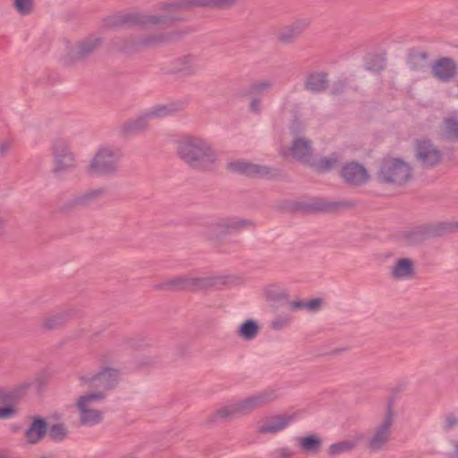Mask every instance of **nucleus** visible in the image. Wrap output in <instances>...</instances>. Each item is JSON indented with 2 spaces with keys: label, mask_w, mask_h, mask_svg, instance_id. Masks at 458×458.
Returning a JSON list of instances; mask_svg holds the SVG:
<instances>
[{
  "label": "nucleus",
  "mask_w": 458,
  "mask_h": 458,
  "mask_svg": "<svg viewBox=\"0 0 458 458\" xmlns=\"http://www.w3.org/2000/svg\"><path fill=\"white\" fill-rule=\"evenodd\" d=\"M176 155L191 169L209 172L216 166L218 154L206 139L187 134L176 141Z\"/></svg>",
  "instance_id": "1"
},
{
  "label": "nucleus",
  "mask_w": 458,
  "mask_h": 458,
  "mask_svg": "<svg viewBox=\"0 0 458 458\" xmlns=\"http://www.w3.org/2000/svg\"><path fill=\"white\" fill-rule=\"evenodd\" d=\"M182 21V18L173 15H152L142 12H123L106 18L105 25L110 29L119 27L147 29L157 25L170 26Z\"/></svg>",
  "instance_id": "2"
},
{
  "label": "nucleus",
  "mask_w": 458,
  "mask_h": 458,
  "mask_svg": "<svg viewBox=\"0 0 458 458\" xmlns=\"http://www.w3.org/2000/svg\"><path fill=\"white\" fill-rule=\"evenodd\" d=\"M394 400H388L382 420L375 426L366 438L365 446L369 454H377L386 451L393 436L394 424Z\"/></svg>",
  "instance_id": "3"
},
{
  "label": "nucleus",
  "mask_w": 458,
  "mask_h": 458,
  "mask_svg": "<svg viewBox=\"0 0 458 458\" xmlns=\"http://www.w3.org/2000/svg\"><path fill=\"white\" fill-rule=\"evenodd\" d=\"M412 168L402 158L386 157L379 164L377 173L381 183L403 186L412 179Z\"/></svg>",
  "instance_id": "4"
},
{
  "label": "nucleus",
  "mask_w": 458,
  "mask_h": 458,
  "mask_svg": "<svg viewBox=\"0 0 458 458\" xmlns=\"http://www.w3.org/2000/svg\"><path fill=\"white\" fill-rule=\"evenodd\" d=\"M123 157L120 148L101 146L89 161L86 171L90 175L114 176L119 171V164Z\"/></svg>",
  "instance_id": "5"
},
{
  "label": "nucleus",
  "mask_w": 458,
  "mask_h": 458,
  "mask_svg": "<svg viewBox=\"0 0 458 458\" xmlns=\"http://www.w3.org/2000/svg\"><path fill=\"white\" fill-rule=\"evenodd\" d=\"M120 370L110 367H104L95 374L79 376L80 386L93 389L91 393H102L114 389L119 384Z\"/></svg>",
  "instance_id": "6"
},
{
  "label": "nucleus",
  "mask_w": 458,
  "mask_h": 458,
  "mask_svg": "<svg viewBox=\"0 0 458 458\" xmlns=\"http://www.w3.org/2000/svg\"><path fill=\"white\" fill-rule=\"evenodd\" d=\"M279 394L276 389L267 388L246 398L233 402L238 417L245 416L252 411L276 401Z\"/></svg>",
  "instance_id": "7"
},
{
  "label": "nucleus",
  "mask_w": 458,
  "mask_h": 458,
  "mask_svg": "<svg viewBox=\"0 0 458 458\" xmlns=\"http://www.w3.org/2000/svg\"><path fill=\"white\" fill-rule=\"evenodd\" d=\"M106 394L102 393H88L81 395L76 402V408L80 414V422L83 426H94L103 420V412L91 408V403L103 401Z\"/></svg>",
  "instance_id": "8"
},
{
  "label": "nucleus",
  "mask_w": 458,
  "mask_h": 458,
  "mask_svg": "<svg viewBox=\"0 0 458 458\" xmlns=\"http://www.w3.org/2000/svg\"><path fill=\"white\" fill-rule=\"evenodd\" d=\"M414 159L423 169H432L442 163L443 153L430 140H416Z\"/></svg>",
  "instance_id": "9"
},
{
  "label": "nucleus",
  "mask_w": 458,
  "mask_h": 458,
  "mask_svg": "<svg viewBox=\"0 0 458 458\" xmlns=\"http://www.w3.org/2000/svg\"><path fill=\"white\" fill-rule=\"evenodd\" d=\"M106 193V189L101 187L93 190H88L72 196L62 203L57 211L64 215L72 214L79 209L87 208L98 201Z\"/></svg>",
  "instance_id": "10"
},
{
  "label": "nucleus",
  "mask_w": 458,
  "mask_h": 458,
  "mask_svg": "<svg viewBox=\"0 0 458 458\" xmlns=\"http://www.w3.org/2000/svg\"><path fill=\"white\" fill-rule=\"evenodd\" d=\"M228 168L232 172L253 178H272L278 174V170L273 167L242 160L231 162Z\"/></svg>",
  "instance_id": "11"
},
{
  "label": "nucleus",
  "mask_w": 458,
  "mask_h": 458,
  "mask_svg": "<svg viewBox=\"0 0 458 458\" xmlns=\"http://www.w3.org/2000/svg\"><path fill=\"white\" fill-rule=\"evenodd\" d=\"M192 32H194L193 29L186 28L184 30H176L156 34H147L140 37L142 49L145 50L157 46L176 42L182 38L185 35L191 34Z\"/></svg>",
  "instance_id": "12"
},
{
  "label": "nucleus",
  "mask_w": 458,
  "mask_h": 458,
  "mask_svg": "<svg viewBox=\"0 0 458 458\" xmlns=\"http://www.w3.org/2000/svg\"><path fill=\"white\" fill-rule=\"evenodd\" d=\"M52 152L55 166L53 172L57 174L75 167V158L65 140L58 139L53 143Z\"/></svg>",
  "instance_id": "13"
},
{
  "label": "nucleus",
  "mask_w": 458,
  "mask_h": 458,
  "mask_svg": "<svg viewBox=\"0 0 458 458\" xmlns=\"http://www.w3.org/2000/svg\"><path fill=\"white\" fill-rule=\"evenodd\" d=\"M102 42L101 38H87L79 41L67 54L65 63L72 64L86 60L100 47Z\"/></svg>",
  "instance_id": "14"
},
{
  "label": "nucleus",
  "mask_w": 458,
  "mask_h": 458,
  "mask_svg": "<svg viewBox=\"0 0 458 458\" xmlns=\"http://www.w3.org/2000/svg\"><path fill=\"white\" fill-rule=\"evenodd\" d=\"M197 56L193 54H185L174 58L168 67L166 73L178 75L182 78H190L197 74Z\"/></svg>",
  "instance_id": "15"
},
{
  "label": "nucleus",
  "mask_w": 458,
  "mask_h": 458,
  "mask_svg": "<svg viewBox=\"0 0 458 458\" xmlns=\"http://www.w3.org/2000/svg\"><path fill=\"white\" fill-rule=\"evenodd\" d=\"M340 175L345 183L356 187L366 184L370 179L369 171L364 165L356 161L344 165Z\"/></svg>",
  "instance_id": "16"
},
{
  "label": "nucleus",
  "mask_w": 458,
  "mask_h": 458,
  "mask_svg": "<svg viewBox=\"0 0 458 458\" xmlns=\"http://www.w3.org/2000/svg\"><path fill=\"white\" fill-rule=\"evenodd\" d=\"M458 73V65L451 57H441L431 64V74L440 82H449Z\"/></svg>",
  "instance_id": "17"
},
{
  "label": "nucleus",
  "mask_w": 458,
  "mask_h": 458,
  "mask_svg": "<svg viewBox=\"0 0 458 458\" xmlns=\"http://www.w3.org/2000/svg\"><path fill=\"white\" fill-rule=\"evenodd\" d=\"M356 206L352 200L343 199L339 201H330L326 199H314L306 205V208L310 211L322 212L328 214L338 213L343 209H350Z\"/></svg>",
  "instance_id": "18"
},
{
  "label": "nucleus",
  "mask_w": 458,
  "mask_h": 458,
  "mask_svg": "<svg viewBox=\"0 0 458 458\" xmlns=\"http://www.w3.org/2000/svg\"><path fill=\"white\" fill-rule=\"evenodd\" d=\"M310 26V21L307 19L296 20L291 24L282 28L276 34L278 42L283 45H290L294 43L299 37Z\"/></svg>",
  "instance_id": "19"
},
{
  "label": "nucleus",
  "mask_w": 458,
  "mask_h": 458,
  "mask_svg": "<svg viewBox=\"0 0 458 458\" xmlns=\"http://www.w3.org/2000/svg\"><path fill=\"white\" fill-rule=\"evenodd\" d=\"M74 309L64 310L49 314L42 319L40 327L47 331L57 330L64 327L71 319L79 315Z\"/></svg>",
  "instance_id": "20"
},
{
  "label": "nucleus",
  "mask_w": 458,
  "mask_h": 458,
  "mask_svg": "<svg viewBox=\"0 0 458 458\" xmlns=\"http://www.w3.org/2000/svg\"><path fill=\"white\" fill-rule=\"evenodd\" d=\"M293 420V416L289 414H276L267 417L259 426L257 432L261 435L276 434L288 427Z\"/></svg>",
  "instance_id": "21"
},
{
  "label": "nucleus",
  "mask_w": 458,
  "mask_h": 458,
  "mask_svg": "<svg viewBox=\"0 0 458 458\" xmlns=\"http://www.w3.org/2000/svg\"><path fill=\"white\" fill-rule=\"evenodd\" d=\"M229 276H212L205 277L191 276V292L208 291L219 289L228 284Z\"/></svg>",
  "instance_id": "22"
},
{
  "label": "nucleus",
  "mask_w": 458,
  "mask_h": 458,
  "mask_svg": "<svg viewBox=\"0 0 458 458\" xmlns=\"http://www.w3.org/2000/svg\"><path fill=\"white\" fill-rule=\"evenodd\" d=\"M47 434V422L40 416L31 417V423L24 432L26 441L30 445L39 443Z\"/></svg>",
  "instance_id": "23"
},
{
  "label": "nucleus",
  "mask_w": 458,
  "mask_h": 458,
  "mask_svg": "<svg viewBox=\"0 0 458 458\" xmlns=\"http://www.w3.org/2000/svg\"><path fill=\"white\" fill-rule=\"evenodd\" d=\"M390 276L395 280L413 278L415 276L414 262L408 258L398 259L390 270Z\"/></svg>",
  "instance_id": "24"
},
{
  "label": "nucleus",
  "mask_w": 458,
  "mask_h": 458,
  "mask_svg": "<svg viewBox=\"0 0 458 458\" xmlns=\"http://www.w3.org/2000/svg\"><path fill=\"white\" fill-rule=\"evenodd\" d=\"M183 108L184 103L182 101L159 104L148 110L147 116H148L149 119H160L182 112Z\"/></svg>",
  "instance_id": "25"
},
{
  "label": "nucleus",
  "mask_w": 458,
  "mask_h": 458,
  "mask_svg": "<svg viewBox=\"0 0 458 458\" xmlns=\"http://www.w3.org/2000/svg\"><path fill=\"white\" fill-rule=\"evenodd\" d=\"M328 84V73L325 72H314L306 76L304 89L313 93H321L327 89Z\"/></svg>",
  "instance_id": "26"
},
{
  "label": "nucleus",
  "mask_w": 458,
  "mask_h": 458,
  "mask_svg": "<svg viewBox=\"0 0 458 458\" xmlns=\"http://www.w3.org/2000/svg\"><path fill=\"white\" fill-rule=\"evenodd\" d=\"M292 156L300 162L309 163L312 157L311 140L305 138H294L291 147Z\"/></svg>",
  "instance_id": "27"
},
{
  "label": "nucleus",
  "mask_w": 458,
  "mask_h": 458,
  "mask_svg": "<svg viewBox=\"0 0 458 458\" xmlns=\"http://www.w3.org/2000/svg\"><path fill=\"white\" fill-rule=\"evenodd\" d=\"M238 417L233 403H226L212 411L205 420V425L214 426L219 421H228Z\"/></svg>",
  "instance_id": "28"
},
{
  "label": "nucleus",
  "mask_w": 458,
  "mask_h": 458,
  "mask_svg": "<svg viewBox=\"0 0 458 458\" xmlns=\"http://www.w3.org/2000/svg\"><path fill=\"white\" fill-rule=\"evenodd\" d=\"M112 47L114 50L131 55L143 51L140 37L115 38L112 40Z\"/></svg>",
  "instance_id": "29"
},
{
  "label": "nucleus",
  "mask_w": 458,
  "mask_h": 458,
  "mask_svg": "<svg viewBox=\"0 0 458 458\" xmlns=\"http://www.w3.org/2000/svg\"><path fill=\"white\" fill-rule=\"evenodd\" d=\"M154 288L167 292H191V276H175L156 284Z\"/></svg>",
  "instance_id": "30"
},
{
  "label": "nucleus",
  "mask_w": 458,
  "mask_h": 458,
  "mask_svg": "<svg viewBox=\"0 0 458 458\" xmlns=\"http://www.w3.org/2000/svg\"><path fill=\"white\" fill-rule=\"evenodd\" d=\"M202 234L208 241L219 242L224 236L229 234L225 218H219L207 225Z\"/></svg>",
  "instance_id": "31"
},
{
  "label": "nucleus",
  "mask_w": 458,
  "mask_h": 458,
  "mask_svg": "<svg viewBox=\"0 0 458 458\" xmlns=\"http://www.w3.org/2000/svg\"><path fill=\"white\" fill-rule=\"evenodd\" d=\"M407 64L411 71H424L429 64V54L413 47L408 53Z\"/></svg>",
  "instance_id": "32"
},
{
  "label": "nucleus",
  "mask_w": 458,
  "mask_h": 458,
  "mask_svg": "<svg viewBox=\"0 0 458 458\" xmlns=\"http://www.w3.org/2000/svg\"><path fill=\"white\" fill-rule=\"evenodd\" d=\"M148 120L150 119L147 116V112L135 119H130L121 126V133L123 136H128L131 134L143 132L148 128Z\"/></svg>",
  "instance_id": "33"
},
{
  "label": "nucleus",
  "mask_w": 458,
  "mask_h": 458,
  "mask_svg": "<svg viewBox=\"0 0 458 458\" xmlns=\"http://www.w3.org/2000/svg\"><path fill=\"white\" fill-rule=\"evenodd\" d=\"M198 0H172L170 2H161L156 4V9L167 13H174L181 10H191L198 7Z\"/></svg>",
  "instance_id": "34"
},
{
  "label": "nucleus",
  "mask_w": 458,
  "mask_h": 458,
  "mask_svg": "<svg viewBox=\"0 0 458 458\" xmlns=\"http://www.w3.org/2000/svg\"><path fill=\"white\" fill-rule=\"evenodd\" d=\"M405 238L410 244H419L428 239H432L430 224L423 225L405 233Z\"/></svg>",
  "instance_id": "35"
},
{
  "label": "nucleus",
  "mask_w": 458,
  "mask_h": 458,
  "mask_svg": "<svg viewBox=\"0 0 458 458\" xmlns=\"http://www.w3.org/2000/svg\"><path fill=\"white\" fill-rule=\"evenodd\" d=\"M361 438L362 436H360L353 440H344L334 443L328 447L327 454L329 456L334 457L344 453L352 452L357 447L359 440Z\"/></svg>",
  "instance_id": "36"
},
{
  "label": "nucleus",
  "mask_w": 458,
  "mask_h": 458,
  "mask_svg": "<svg viewBox=\"0 0 458 458\" xmlns=\"http://www.w3.org/2000/svg\"><path fill=\"white\" fill-rule=\"evenodd\" d=\"M239 0H198V7L215 11H225L233 8Z\"/></svg>",
  "instance_id": "37"
},
{
  "label": "nucleus",
  "mask_w": 458,
  "mask_h": 458,
  "mask_svg": "<svg viewBox=\"0 0 458 458\" xmlns=\"http://www.w3.org/2000/svg\"><path fill=\"white\" fill-rule=\"evenodd\" d=\"M433 238L445 237L458 230V222H439L430 224Z\"/></svg>",
  "instance_id": "38"
},
{
  "label": "nucleus",
  "mask_w": 458,
  "mask_h": 458,
  "mask_svg": "<svg viewBox=\"0 0 458 458\" xmlns=\"http://www.w3.org/2000/svg\"><path fill=\"white\" fill-rule=\"evenodd\" d=\"M441 137L452 141H458V120L445 118L443 122Z\"/></svg>",
  "instance_id": "39"
},
{
  "label": "nucleus",
  "mask_w": 458,
  "mask_h": 458,
  "mask_svg": "<svg viewBox=\"0 0 458 458\" xmlns=\"http://www.w3.org/2000/svg\"><path fill=\"white\" fill-rule=\"evenodd\" d=\"M259 325L252 319L245 320L238 328L237 335L244 340H252L259 334Z\"/></svg>",
  "instance_id": "40"
},
{
  "label": "nucleus",
  "mask_w": 458,
  "mask_h": 458,
  "mask_svg": "<svg viewBox=\"0 0 458 458\" xmlns=\"http://www.w3.org/2000/svg\"><path fill=\"white\" fill-rule=\"evenodd\" d=\"M32 386V382H22L7 390L9 404H15L22 399Z\"/></svg>",
  "instance_id": "41"
},
{
  "label": "nucleus",
  "mask_w": 458,
  "mask_h": 458,
  "mask_svg": "<svg viewBox=\"0 0 458 458\" xmlns=\"http://www.w3.org/2000/svg\"><path fill=\"white\" fill-rule=\"evenodd\" d=\"M301 448L310 454H317L321 448V439L316 435H310L299 439Z\"/></svg>",
  "instance_id": "42"
},
{
  "label": "nucleus",
  "mask_w": 458,
  "mask_h": 458,
  "mask_svg": "<svg viewBox=\"0 0 458 458\" xmlns=\"http://www.w3.org/2000/svg\"><path fill=\"white\" fill-rule=\"evenodd\" d=\"M272 87L273 82L270 80L256 81L248 86L244 96L258 97L270 90Z\"/></svg>",
  "instance_id": "43"
},
{
  "label": "nucleus",
  "mask_w": 458,
  "mask_h": 458,
  "mask_svg": "<svg viewBox=\"0 0 458 458\" xmlns=\"http://www.w3.org/2000/svg\"><path fill=\"white\" fill-rule=\"evenodd\" d=\"M68 428L64 423H55L47 428L48 437L54 442H63L68 437Z\"/></svg>",
  "instance_id": "44"
},
{
  "label": "nucleus",
  "mask_w": 458,
  "mask_h": 458,
  "mask_svg": "<svg viewBox=\"0 0 458 458\" xmlns=\"http://www.w3.org/2000/svg\"><path fill=\"white\" fill-rule=\"evenodd\" d=\"M339 162V156L337 153H332L328 157L321 158L315 167L319 173H325L332 170Z\"/></svg>",
  "instance_id": "45"
},
{
  "label": "nucleus",
  "mask_w": 458,
  "mask_h": 458,
  "mask_svg": "<svg viewBox=\"0 0 458 458\" xmlns=\"http://www.w3.org/2000/svg\"><path fill=\"white\" fill-rule=\"evenodd\" d=\"M226 225H228V233L231 232H237L243 228L254 226V223L248 219H240L236 217L225 218Z\"/></svg>",
  "instance_id": "46"
},
{
  "label": "nucleus",
  "mask_w": 458,
  "mask_h": 458,
  "mask_svg": "<svg viewBox=\"0 0 458 458\" xmlns=\"http://www.w3.org/2000/svg\"><path fill=\"white\" fill-rule=\"evenodd\" d=\"M13 6L20 14L29 15L33 12L34 1L33 0H14Z\"/></svg>",
  "instance_id": "47"
},
{
  "label": "nucleus",
  "mask_w": 458,
  "mask_h": 458,
  "mask_svg": "<svg viewBox=\"0 0 458 458\" xmlns=\"http://www.w3.org/2000/svg\"><path fill=\"white\" fill-rule=\"evenodd\" d=\"M385 60L379 56L372 57L366 65L367 70L376 73L381 72L385 69Z\"/></svg>",
  "instance_id": "48"
},
{
  "label": "nucleus",
  "mask_w": 458,
  "mask_h": 458,
  "mask_svg": "<svg viewBox=\"0 0 458 458\" xmlns=\"http://www.w3.org/2000/svg\"><path fill=\"white\" fill-rule=\"evenodd\" d=\"M292 317L290 315H284L276 318L271 321L270 327L274 330H281L290 325Z\"/></svg>",
  "instance_id": "49"
},
{
  "label": "nucleus",
  "mask_w": 458,
  "mask_h": 458,
  "mask_svg": "<svg viewBox=\"0 0 458 458\" xmlns=\"http://www.w3.org/2000/svg\"><path fill=\"white\" fill-rule=\"evenodd\" d=\"M157 364V360L153 357H142L137 360L139 369L153 367Z\"/></svg>",
  "instance_id": "50"
},
{
  "label": "nucleus",
  "mask_w": 458,
  "mask_h": 458,
  "mask_svg": "<svg viewBox=\"0 0 458 458\" xmlns=\"http://www.w3.org/2000/svg\"><path fill=\"white\" fill-rule=\"evenodd\" d=\"M322 305V300L319 298L312 299L309 301H305V310L309 311H318L320 310Z\"/></svg>",
  "instance_id": "51"
},
{
  "label": "nucleus",
  "mask_w": 458,
  "mask_h": 458,
  "mask_svg": "<svg viewBox=\"0 0 458 458\" xmlns=\"http://www.w3.org/2000/svg\"><path fill=\"white\" fill-rule=\"evenodd\" d=\"M12 405L4 404V406L0 407V419H8L16 414V410Z\"/></svg>",
  "instance_id": "52"
},
{
  "label": "nucleus",
  "mask_w": 458,
  "mask_h": 458,
  "mask_svg": "<svg viewBox=\"0 0 458 458\" xmlns=\"http://www.w3.org/2000/svg\"><path fill=\"white\" fill-rule=\"evenodd\" d=\"M267 299L275 301V302H280L282 301H287L289 299V294L285 292L281 293H267Z\"/></svg>",
  "instance_id": "53"
},
{
  "label": "nucleus",
  "mask_w": 458,
  "mask_h": 458,
  "mask_svg": "<svg viewBox=\"0 0 458 458\" xmlns=\"http://www.w3.org/2000/svg\"><path fill=\"white\" fill-rule=\"evenodd\" d=\"M249 109L251 113H254L257 114H260L261 110H262L261 100L259 98H258L257 97H253L250 100Z\"/></svg>",
  "instance_id": "54"
},
{
  "label": "nucleus",
  "mask_w": 458,
  "mask_h": 458,
  "mask_svg": "<svg viewBox=\"0 0 458 458\" xmlns=\"http://www.w3.org/2000/svg\"><path fill=\"white\" fill-rule=\"evenodd\" d=\"M345 88H346V83L344 81H335L332 86L331 94L340 95L344 91Z\"/></svg>",
  "instance_id": "55"
},
{
  "label": "nucleus",
  "mask_w": 458,
  "mask_h": 458,
  "mask_svg": "<svg viewBox=\"0 0 458 458\" xmlns=\"http://www.w3.org/2000/svg\"><path fill=\"white\" fill-rule=\"evenodd\" d=\"M36 385L37 389L39 391L47 383V376L44 373L38 374L32 384Z\"/></svg>",
  "instance_id": "56"
},
{
  "label": "nucleus",
  "mask_w": 458,
  "mask_h": 458,
  "mask_svg": "<svg viewBox=\"0 0 458 458\" xmlns=\"http://www.w3.org/2000/svg\"><path fill=\"white\" fill-rule=\"evenodd\" d=\"M458 424V419L452 413L448 414L445 420V429L450 430Z\"/></svg>",
  "instance_id": "57"
},
{
  "label": "nucleus",
  "mask_w": 458,
  "mask_h": 458,
  "mask_svg": "<svg viewBox=\"0 0 458 458\" xmlns=\"http://www.w3.org/2000/svg\"><path fill=\"white\" fill-rule=\"evenodd\" d=\"M13 142L10 140H3L0 141V157H4L11 149Z\"/></svg>",
  "instance_id": "58"
},
{
  "label": "nucleus",
  "mask_w": 458,
  "mask_h": 458,
  "mask_svg": "<svg viewBox=\"0 0 458 458\" xmlns=\"http://www.w3.org/2000/svg\"><path fill=\"white\" fill-rule=\"evenodd\" d=\"M287 303L289 304V307L292 310L305 309V301H301V300L292 301H287Z\"/></svg>",
  "instance_id": "59"
},
{
  "label": "nucleus",
  "mask_w": 458,
  "mask_h": 458,
  "mask_svg": "<svg viewBox=\"0 0 458 458\" xmlns=\"http://www.w3.org/2000/svg\"><path fill=\"white\" fill-rule=\"evenodd\" d=\"M275 453L277 454L278 458H289L293 454V453L287 447L278 448Z\"/></svg>",
  "instance_id": "60"
},
{
  "label": "nucleus",
  "mask_w": 458,
  "mask_h": 458,
  "mask_svg": "<svg viewBox=\"0 0 458 458\" xmlns=\"http://www.w3.org/2000/svg\"><path fill=\"white\" fill-rule=\"evenodd\" d=\"M0 403L9 404L7 390L3 387H0Z\"/></svg>",
  "instance_id": "61"
},
{
  "label": "nucleus",
  "mask_w": 458,
  "mask_h": 458,
  "mask_svg": "<svg viewBox=\"0 0 458 458\" xmlns=\"http://www.w3.org/2000/svg\"><path fill=\"white\" fill-rule=\"evenodd\" d=\"M86 331L84 328H79L73 331L71 335L72 339H79L81 338L85 335Z\"/></svg>",
  "instance_id": "62"
},
{
  "label": "nucleus",
  "mask_w": 458,
  "mask_h": 458,
  "mask_svg": "<svg viewBox=\"0 0 458 458\" xmlns=\"http://www.w3.org/2000/svg\"><path fill=\"white\" fill-rule=\"evenodd\" d=\"M6 220L0 216V235H3L5 232Z\"/></svg>",
  "instance_id": "63"
},
{
  "label": "nucleus",
  "mask_w": 458,
  "mask_h": 458,
  "mask_svg": "<svg viewBox=\"0 0 458 458\" xmlns=\"http://www.w3.org/2000/svg\"><path fill=\"white\" fill-rule=\"evenodd\" d=\"M297 123H298L295 121V122L293 123L292 127H291L292 132H293V134H297V133H298V127H297Z\"/></svg>",
  "instance_id": "64"
}]
</instances>
